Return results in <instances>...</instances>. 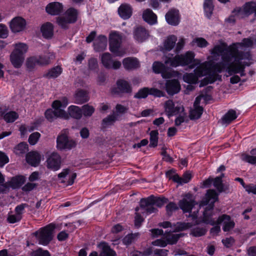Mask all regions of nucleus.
Listing matches in <instances>:
<instances>
[{
  "label": "nucleus",
  "instance_id": "nucleus-1",
  "mask_svg": "<svg viewBox=\"0 0 256 256\" xmlns=\"http://www.w3.org/2000/svg\"><path fill=\"white\" fill-rule=\"evenodd\" d=\"M253 42L250 38H244L242 42L234 44L228 46L224 42L216 45L210 50L214 60L220 56L223 62L227 64L226 72L229 76L240 74L244 76L246 66L251 64V56L249 52H243L244 47H250Z\"/></svg>",
  "mask_w": 256,
  "mask_h": 256
},
{
  "label": "nucleus",
  "instance_id": "nucleus-2",
  "mask_svg": "<svg viewBox=\"0 0 256 256\" xmlns=\"http://www.w3.org/2000/svg\"><path fill=\"white\" fill-rule=\"evenodd\" d=\"M208 61L202 63L194 70V73H186L183 76L184 82L188 84H196L199 78L206 76L204 78V82H201L200 86H203L209 83L214 82L218 77L217 72H220L223 67L220 64H214L212 60H214L212 55L208 58Z\"/></svg>",
  "mask_w": 256,
  "mask_h": 256
},
{
  "label": "nucleus",
  "instance_id": "nucleus-3",
  "mask_svg": "<svg viewBox=\"0 0 256 256\" xmlns=\"http://www.w3.org/2000/svg\"><path fill=\"white\" fill-rule=\"evenodd\" d=\"M195 56L194 52L189 50L182 54H176L172 58H166L164 63L172 67L188 66L190 68L192 69L201 64L200 60L195 58Z\"/></svg>",
  "mask_w": 256,
  "mask_h": 256
},
{
  "label": "nucleus",
  "instance_id": "nucleus-4",
  "mask_svg": "<svg viewBox=\"0 0 256 256\" xmlns=\"http://www.w3.org/2000/svg\"><path fill=\"white\" fill-rule=\"evenodd\" d=\"M68 104V99L66 97L54 100L52 105V108L48 109L45 112L46 118L50 122H52L58 118L64 120L68 119V115L64 110Z\"/></svg>",
  "mask_w": 256,
  "mask_h": 256
},
{
  "label": "nucleus",
  "instance_id": "nucleus-5",
  "mask_svg": "<svg viewBox=\"0 0 256 256\" xmlns=\"http://www.w3.org/2000/svg\"><path fill=\"white\" fill-rule=\"evenodd\" d=\"M254 13L256 16V2H247L242 8H235L226 20L230 23L234 22L237 19L247 17Z\"/></svg>",
  "mask_w": 256,
  "mask_h": 256
},
{
  "label": "nucleus",
  "instance_id": "nucleus-6",
  "mask_svg": "<svg viewBox=\"0 0 256 256\" xmlns=\"http://www.w3.org/2000/svg\"><path fill=\"white\" fill-rule=\"evenodd\" d=\"M28 50V46L26 44L20 42L14 44V50L10 56V62L14 68H18L22 66Z\"/></svg>",
  "mask_w": 256,
  "mask_h": 256
},
{
  "label": "nucleus",
  "instance_id": "nucleus-7",
  "mask_svg": "<svg viewBox=\"0 0 256 256\" xmlns=\"http://www.w3.org/2000/svg\"><path fill=\"white\" fill-rule=\"evenodd\" d=\"M54 228V225L50 224L40 228L34 232L33 235L36 236L40 244L47 246L53 239Z\"/></svg>",
  "mask_w": 256,
  "mask_h": 256
},
{
  "label": "nucleus",
  "instance_id": "nucleus-8",
  "mask_svg": "<svg viewBox=\"0 0 256 256\" xmlns=\"http://www.w3.org/2000/svg\"><path fill=\"white\" fill-rule=\"evenodd\" d=\"M122 36V34L116 31H112L110 34V50L116 56H122L126 53L124 48L120 47Z\"/></svg>",
  "mask_w": 256,
  "mask_h": 256
},
{
  "label": "nucleus",
  "instance_id": "nucleus-9",
  "mask_svg": "<svg viewBox=\"0 0 256 256\" xmlns=\"http://www.w3.org/2000/svg\"><path fill=\"white\" fill-rule=\"evenodd\" d=\"M54 58L55 54L52 52H48L43 56H30L26 60V66L29 70H32L37 66L47 65Z\"/></svg>",
  "mask_w": 256,
  "mask_h": 256
},
{
  "label": "nucleus",
  "instance_id": "nucleus-10",
  "mask_svg": "<svg viewBox=\"0 0 256 256\" xmlns=\"http://www.w3.org/2000/svg\"><path fill=\"white\" fill-rule=\"evenodd\" d=\"M68 130L62 131L56 139V146L60 150H70L76 146V142L68 136Z\"/></svg>",
  "mask_w": 256,
  "mask_h": 256
},
{
  "label": "nucleus",
  "instance_id": "nucleus-11",
  "mask_svg": "<svg viewBox=\"0 0 256 256\" xmlns=\"http://www.w3.org/2000/svg\"><path fill=\"white\" fill-rule=\"evenodd\" d=\"M78 12L74 8H70L65 12L64 16L58 17L57 22L62 28H67L68 24L74 22L78 18Z\"/></svg>",
  "mask_w": 256,
  "mask_h": 256
},
{
  "label": "nucleus",
  "instance_id": "nucleus-12",
  "mask_svg": "<svg viewBox=\"0 0 256 256\" xmlns=\"http://www.w3.org/2000/svg\"><path fill=\"white\" fill-rule=\"evenodd\" d=\"M112 161H74V166L78 169L92 166L94 169H104L107 168Z\"/></svg>",
  "mask_w": 256,
  "mask_h": 256
},
{
  "label": "nucleus",
  "instance_id": "nucleus-13",
  "mask_svg": "<svg viewBox=\"0 0 256 256\" xmlns=\"http://www.w3.org/2000/svg\"><path fill=\"white\" fill-rule=\"evenodd\" d=\"M184 106L181 102L174 103L172 100H166L164 104V108L166 114L168 116L177 115L184 110Z\"/></svg>",
  "mask_w": 256,
  "mask_h": 256
},
{
  "label": "nucleus",
  "instance_id": "nucleus-14",
  "mask_svg": "<svg viewBox=\"0 0 256 256\" xmlns=\"http://www.w3.org/2000/svg\"><path fill=\"white\" fill-rule=\"evenodd\" d=\"M196 202L193 198V196L190 193L186 194L184 198L178 202V205L184 212H191L193 207L196 205Z\"/></svg>",
  "mask_w": 256,
  "mask_h": 256
},
{
  "label": "nucleus",
  "instance_id": "nucleus-15",
  "mask_svg": "<svg viewBox=\"0 0 256 256\" xmlns=\"http://www.w3.org/2000/svg\"><path fill=\"white\" fill-rule=\"evenodd\" d=\"M76 177V174L71 172L70 168L64 169L58 174V178L61 180L60 182L66 184V186H72Z\"/></svg>",
  "mask_w": 256,
  "mask_h": 256
},
{
  "label": "nucleus",
  "instance_id": "nucleus-16",
  "mask_svg": "<svg viewBox=\"0 0 256 256\" xmlns=\"http://www.w3.org/2000/svg\"><path fill=\"white\" fill-rule=\"evenodd\" d=\"M100 58L102 65L106 68L118 69L121 66V62L118 60H114L111 54L108 52L102 54Z\"/></svg>",
  "mask_w": 256,
  "mask_h": 256
},
{
  "label": "nucleus",
  "instance_id": "nucleus-17",
  "mask_svg": "<svg viewBox=\"0 0 256 256\" xmlns=\"http://www.w3.org/2000/svg\"><path fill=\"white\" fill-rule=\"evenodd\" d=\"M160 88H166L168 94L170 95H174L178 93L180 90V82L176 80H167L166 86H164L163 84L160 82Z\"/></svg>",
  "mask_w": 256,
  "mask_h": 256
},
{
  "label": "nucleus",
  "instance_id": "nucleus-18",
  "mask_svg": "<svg viewBox=\"0 0 256 256\" xmlns=\"http://www.w3.org/2000/svg\"><path fill=\"white\" fill-rule=\"evenodd\" d=\"M165 18L168 24L173 26H178L180 21L179 10L176 8L170 10L166 14Z\"/></svg>",
  "mask_w": 256,
  "mask_h": 256
},
{
  "label": "nucleus",
  "instance_id": "nucleus-19",
  "mask_svg": "<svg viewBox=\"0 0 256 256\" xmlns=\"http://www.w3.org/2000/svg\"><path fill=\"white\" fill-rule=\"evenodd\" d=\"M140 209L142 210V214H150L158 212V209L155 207L153 202H150V196L146 198H142L140 202Z\"/></svg>",
  "mask_w": 256,
  "mask_h": 256
},
{
  "label": "nucleus",
  "instance_id": "nucleus-20",
  "mask_svg": "<svg viewBox=\"0 0 256 256\" xmlns=\"http://www.w3.org/2000/svg\"><path fill=\"white\" fill-rule=\"evenodd\" d=\"M224 222L222 230L224 232H228L233 229L235 226L234 220H231L230 216L224 214L220 216L216 220V224H219Z\"/></svg>",
  "mask_w": 256,
  "mask_h": 256
},
{
  "label": "nucleus",
  "instance_id": "nucleus-21",
  "mask_svg": "<svg viewBox=\"0 0 256 256\" xmlns=\"http://www.w3.org/2000/svg\"><path fill=\"white\" fill-rule=\"evenodd\" d=\"M218 200V194L216 190L210 189L207 190L204 198L202 200L200 203V206H204L207 204H212L214 206V203Z\"/></svg>",
  "mask_w": 256,
  "mask_h": 256
},
{
  "label": "nucleus",
  "instance_id": "nucleus-22",
  "mask_svg": "<svg viewBox=\"0 0 256 256\" xmlns=\"http://www.w3.org/2000/svg\"><path fill=\"white\" fill-rule=\"evenodd\" d=\"M26 20L21 17H16L10 22V28L14 32L22 31L26 28Z\"/></svg>",
  "mask_w": 256,
  "mask_h": 256
},
{
  "label": "nucleus",
  "instance_id": "nucleus-23",
  "mask_svg": "<svg viewBox=\"0 0 256 256\" xmlns=\"http://www.w3.org/2000/svg\"><path fill=\"white\" fill-rule=\"evenodd\" d=\"M152 70L156 74H161L164 78H170L173 76L172 72H166L164 64L159 62H155L152 64ZM173 72V73H175Z\"/></svg>",
  "mask_w": 256,
  "mask_h": 256
},
{
  "label": "nucleus",
  "instance_id": "nucleus-24",
  "mask_svg": "<svg viewBox=\"0 0 256 256\" xmlns=\"http://www.w3.org/2000/svg\"><path fill=\"white\" fill-rule=\"evenodd\" d=\"M206 206V207L203 213V222L206 224H210L212 226L216 224V220L212 218L214 214V205L213 204H208Z\"/></svg>",
  "mask_w": 256,
  "mask_h": 256
},
{
  "label": "nucleus",
  "instance_id": "nucleus-25",
  "mask_svg": "<svg viewBox=\"0 0 256 256\" xmlns=\"http://www.w3.org/2000/svg\"><path fill=\"white\" fill-rule=\"evenodd\" d=\"M112 92L114 94L128 93L131 92V87L128 82L123 80H119L116 82V88H113Z\"/></svg>",
  "mask_w": 256,
  "mask_h": 256
},
{
  "label": "nucleus",
  "instance_id": "nucleus-26",
  "mask_svg": "<svg viewBox=\"0 0 256 256\" xmlns=\"http://www.w3.org/2000/svg\"><path fill=\"white\" fill-rule=\"evenodd\" d=\"M62 4L58 2H53L48 4L46 8V12L50 15H58L62 12Z\"/></svg>",
  "mask_w": 256,
  "mask_h": 256
},
{
  "label": "nucleus",
  "instance_id": "nucleus-27",
  "mask_svg": "<svg viewBox=\"0 0 256 256\" xmlns=\"http://www.w3.org/2000/svg\"><path fill=\"white\" fill-rule=\"evenodd\" d=\"M107 38L100 35L95 40L94 43V50L96 52H102L106 50L107 46Z\"/></svg>",
  "mask_w": 256,
  "mask_h": 256
},
{
  "label": "nucleus",
  "instance_id": "nucleus-28",
  "mask_svg": "<svg viewBox=\"0 0 256 256\" xmlns=\"http://www.w3.org/2000/svg\"><path fill=\"white\" fill-rule=\"evenodd\" d=\"M148 36V33L144 28L142 27L137 28L134 32V38L138 42H144Z\"/></svg>",
  "mask_w": 256,
  "mask_h": 256
},
{
  "label": "nucleus",
  "instance_id": "nucleus-29",
  "mask_svg": "<svg viewBox=\"0 0 256 256\" xmlns=\"http://www.w3.org/2000/svg\"><path fill=\"white\" fill-rule=\"evenodd\" d=\"M213 186L220 192H230V186L228 184H224L222 180H220L219 178H215L213 180Z\"/></svg>",
  "mask_w": 256,
  "mask_h": 256
},
{
  "label": "nucleus",
  "instance_id": "nucleus-30",
  "mask_svg": "<svg viewBox=\"0 0 256 256\" xmlns=\"http://www.w3.org/2000/svg\"><path fill=\"white\" fill-rule=\"evenodd\" d=\"M40 31L44 38H50L54 34V26L50 22H46L42 26Z\"/></svg>",
  "mask_w": 256,
  "mask_h": 256
},
{
  "label": "nucleus",
  "instance_id": "nucleus-31",
  "mask_svg": "<svg viewBox=\"0 0 256 256\" xmlns=\"http://www.w3.org/2000/svg\"><path fill=\"white\" fill-rule=\"evenodd\" d=\"M142 18L144 21L151 25L157 23V16L150 9H146L144 11Z\"/></svg>",
  "mask_w": 256,
  "mask_h": 256
},
{
  "label": "nucleus",
  "instance_id": "nucleus-32",
  "mask_svg": "<svg viewBox=\"0 0 256 256\" xmlns=\"http://www.w3.org/2000/svg\"><path fill=\"white\" fill-rule=\"evenodd\" d=\"M120 16L124 19H128L132 14V8L129 4H122L118 10Z\"/></svg>",
  "mask_w": 256,
  "mask_h": 256
},
{
  "label": "nucleus",
  "instance_id": "nucleus-33",
  "mask_svg": "<svg viewBox=\"0 0 256 256\" xmlns=\"http://www.w3.org/2000/svg\"><path fill=\"white\" fill-rule=\"evenodd\" d=\"M98 246L102 248L100 256H116V252L106 242H101Z\"/></svg>",
  "mask_w": 256,
  "mask_h": 256
},
{
  "label": "nucleus",
  "instance_id": "nucleus-34",
  "mask_svg": "<svg viewBox=\"0 0 256 256\" xmlns=\"http://www.w3.org/2000/svg\"><path fill=\"white\" fill-rule=\"evenodd\" d=\"M123 65L126 70H132L138 68L140 66L137 58H127L123 60Z\"/></svg>",
  "mask_w": 256,
  "mask_h": 256
},
{
  "label": "nucleus",
  "instance_id": "nucleus-35",
  "mask_svg": "<svg viewBox=\"0 0 256 256\" xmlns=\"http://www.w3.org/2000/svg\"><path fill=\"white\" fill-rule=\"evenodd\" d=\"M69 118L72 117V118L79 120L82 117V108L76 106H70L68 108V109Z\"/></svg>",
  "mask_w": 256,
  "mask_h": 256
},
{
  "label": "nucleus",
  "instance_id": "nucleus-36",
  "mask_svg": "<svg viewBox=\"0 0 256 256\" xmlns=\"http://www.w3.org/2000/svg\"><path fill=\"white\" fill-rule=\"evenodd\" d=\"M177 37L174 35H170L167 37L164 42L163 50L170 51L176 45Z\"/></svg>",
  "mask_w": 256,
  "mask_h": 256
},
{
  "label": "nucleus",
  "instance_id": "nucleus-37",
  "mask_svg": "<svg viewBox=\"0 0 256 256\" xmlns=\"http://www.w3.org/2000/svg\"><path fill=\"white\" fill-rule=\"evenodd\" d=\"M26 182V178L22 176H18L12 178L9 181L11 188L16 189L20 188Z\"/></svg>",
  "mask_w": 256,
  "mask_h": 256
},
{
  "label": "nucleus",
  "instance_id": "nucleus-38",
  "mask_svg": "<svg viewBox=\"0 0 256 256\" xmlns=\"http://www.w3.org/2000/svg\"><path fill=\"white\" fill-rule=\"evenodd\" d=\"M236 112L233 110H228L222 118V122L223 124L228 125L237 118Z\"/></svg>",
  "mask_w": 256,
  "mask_h": 256
},
{
  "label": "nucleus",
  "instance_id": "nucleus-39",
  "mask_svg": "<svg viewBox=\"0 0 256 256\" xmlns=\"http://www.w3.org/2000/svg\"><path fill=\"white\" fill-rule=\"evenodd\" d=\"M76 104H81L88 100V92L83 90H78L74 96Z\"/></svg>",
  "mask_w": 256,
  "mask_h": 256
},
{
  "label": "nucleus",
  "instance_id": "nucleus-40",
  "mask_svg": "<svg viewBox=\"0 0 256 256\" xmlns=\"http://www.w3.org/2000/svg\"><path fill=\"white\" fill-rule=\"evenodd\" d=\"M204 10L205 16L210 18L213 12L214 6L212 0H205L204 2Z\"/></svg>",
  "mask_w": 256,
  "mask_h": 256
},
{
  "label": "nucleus",
  "instance_id": "nucleus-41",
  "mask_svg": "<svg viewBox=\"0 0 256 256\" xmlns=\"http://www.w3.org/2000/svg\"><path fill=\"white\" fill-rule=\"evenodd\" d=\"M168 201L164 197L155 196L154 195L150 196V202H153L155 207L161 208Z\"/></svg>",
  "mask_w": 256,
  "mask_h": 256
},
{
  "label": "nucleus",
  "instance_id": "nucleus-42",
  "mask_svg": "<svg viewBox=\"0 0 256 256\" xmlns=\"http://www.w3.org/2000/svg\"><path fill=\"white\" fill-rule=\"evenodd\" d=\"M236 182H240L242 187L245 189L246 191L248 194H255V190L256 189V184L254 185L253 184H246L243 179L240 178H236L234 180Z\"/></svg>",
  "mask_w": 256,
  "mask_h": 256
},
{
  "label": "nucleus",
  "instance_id": "nucleus-43",
  "mask_svg": "<svg viewBox=\"0 0 256 256\" xmlns=\"http://www.w3.org/2000/svg\"><path fill=\"white\" fill-rule=\"evenodd\" d=\"M166 240L168 244H176L180 238L184 236V234H170V232H168V233L166 232Z\"/></svg>",
  "mask_w": 256,
  "mask_h": 256
},
{
  "label": "nucleus",
  "instance_id": "nucleus-44",
  "mask_svg": "<svg viewBox=\"0 0 256 256\" xmlns=\"http://www.w3.org/2000/svg\"><path fill=\"white\" fill-rule=\"evenodd\" d=\"M192 224L191 222H178L173 224L174 232H178L187 230L192 228Z\"/></svg>",
  "mask_w": 256,
  "mask_h": 256
},
{
  "label": "nucleus",
  "instance_id": "nucleus-45",
  "mask_svg": "<svg viewBox=\"0 0 256 256\" xmlns=\"http://www.w3.org/2000/svg\"><path fill=\"white\" fill-rule=\"evenodd\" d=\"M62 72V68L60 66H56L50 69L46 76L48 78H56Z\"/></svg>",
  "mask_w": 256,
  "mask_h": 256
},
{
  "label": "nucleus",
  "instance_id": "nucleus-46",
  "mask_svg": "<svg viewBox=\"0 0 256 256\" xmlns=\"http://www.w3.org/2000/svg\"><path fill=\"white\" fill-rule=\"evenodd\" d=\"M203 112V109L202 106L194 107V108L190 110V118L191 120H196L199 118Z\"/></svg>",
  "mask_w": 256,
  "mask_h": 256
},
{
  "label": "nucleus",
  "instance_id": "nucleus-47",
  "mask_svg": "<svg viewBox=\"0 0 256 256\" xmlns=\"http://www.w3.org/2000/svg\"><path fill=\"white\" fill-rule=\"evenodd\" d=\"M206 232V230L203 226H196L191 230L190 234L194 237H200L204 236Z\"/></svg>",
  "mask_w": 256,
  "mask_h": 256
},
{
  "label": "nucleus",
  "instance_id": "nucleus-48",
  "mask_svg": "<svg viewBox=\"0 0 256 256\" xmlns=\"http://www.w3.org/2000/svg\"><path fill=\"white\" fill-rule=\"evenodd\" d=\"M28 150V145L26 142H20L14 148V152L17 155L24 154Z\"/></svg>",
  "mask_w": 256,
  "mask_h": 256
},
{
  "label": "nucleus",
  "instance_id": "nucleus-49",
  "mask_svg": "<svg viewBox=\"0 0 256 256\" xmlns=\"http://www.w3.org/2000/svg\"><path fill=\"white\" fill-rule=\"evenodd\" d=\"M118 117L114 116V114L110 116H108L102 120V126L104 128H107L110 126L112 125L114 122L118 120Z\"/></svg>",
  "mask_w": 256,
  "mask_h": 256
},
{
  "label": "nucleus",
  "instance_id": "nucleus-50",
  "mask_svg": "<svg viewBox=\"0 0 256 256\" xmlns=\"http://www.w3.org/2000/svg\"><path fill=\"white\" fill-rule=\"evenodd\" d=\"M190 44L192 46L205 48L208 45V42L204 38H196L192 40Z\"/></svg>",
  "mask_w": 256,
  "mask_h": 256
},
{
  "label": "nucleus",
  "instance_id": "nucleus-51",
  "mask_svg": "<svg viewBox=\"0 0 256 256\" xmlns=\"http://www.w3.org/2000/svg\"><path fill=\"white\" fill-rule=\"evenodd\" d=\"M150 143L149 146L150 147L154 148L157 146L158 143V130H152L150 132Z\"/></svg>",
  "mask_w": 256,
  "mask_h": 256
},
{
  "label": "nucleus",
  "instance_id": "nucleus-52",
  "mask_svg": "<svg viewBox=\"0 0 256 256\" xmlns=\"http://www.w3.org/2000/svg\"><path fill=\"white\" fill-rule=\"evenodd\" d=\"M94 110V108L92 106L85 104L82 108V114H83L86 117H90L92 116Z\"/></svg>",
  "mask_w": 256,
  "mask_h": 256
},
{
  "label": "nucleus",
  "instance_id": "nucleus-53",
  "mask_svg": "<svg viewBox=\"0 0 256 256\" xmlns=\"http://www.w3.org/2000/svg\"><path fill=\"white\" fill-rule=\"evenodd\" d=\"M48 168L52 171H56L61 167V161H46Z\"/></svg>",
  "mask_w": 256,
  "mask_h": 256
},
{
  "label": "nucleus",
  "instance_id": "nucleus-54",
  "mask_svg": "<svg viewBox=\"0 0 256 256\" xmlns=\"http://www.w3.org/2000/svg\"><path fill=\"white\" fill-rule=\"evenodd\" d=\"M18 117V114L15 112H10L6 113L4 118L7 122H12Z\"/></svg>",
  "mask_w": 256,
  "mask_h": 256
},
{
  "label": "nucleus",
  "instance_id": "nucleus-55",
  "mask_svg": "<svg viewBox=\"0 0 256 256\" xmlns=\"http://www.w3.org/2000/svg\"><path fill=\"white\" fill-rule=\"evenodd\" d=\"M42 156L40 153L37 151H32L26 155V160H40ZM44 159V158L42 157Z\"/></svg>",
  "mask_w": 256,
  "mask_h": 256
},
{
  "label": "nucleus",
  "instance_id": "nucleus-56",
  "mask_svg": "<svg viewBox=\"0 0 256 256\" xmlns=\"http://www.w3.org/2000/svg\"><path fill=\"white\" fill-rule=\"evenodd\" d=\"M178 209V208L176 204L174 202H170L166 207V214L169 216H170L172 214L173 212L176 211Z\"/></svg>",
  "mask_w": 256,
  "mask_h": 256
},
{
  "label": "nucleus",
  "instance_id": "nucleus-57",
  "mask_svg": "<svg viewBox=\"0 0 256 256\" xmlns=\"http://www.w3.org/2000/svg\"><path fill=\"white\" fill-rule=\"evenodd\" d=\"M35 129V128L33 126H26L25 125H22L20 128V131L22 137H24L27 135L28 132L33 131Z\"/></svg>",
  "mask_w": 256,
  "mask_h": 256
},
{
  "label": "nucleus",
  "instance_id": "nucleus-58",
  "mask_svg": "<svg viewBox=\"0 0 256 256\" xmlns=\"http://www.w3.org/2000/svg\"><path fill=\"white\" fill-rule=\"evenodd\" d=\"M150 94V90L148 88H142L136 94L134 97L138 98H144Z\"/></svg>",
  "mask_w": 256,
  "mask_h": 256
},
{
  "label": "nucleus",
  "instance_id": "nucleus-59",
  "mask_svg": "<svg viewBox=\"0 0 256 256\" xmlns=\"http://www.w3.org/2000/svg\"><path fill=\"white\" fill-rule=\"evenodd\" d=\"M178 116L175 120V124L176 126H180L186 118V114L184 112V109L182 112L178 113Z\"/></svg>",
  "mask_w": 256,
  "mask_h": 256
},
{
  "label": "nucleus",
  "instance_id": "nucleus-60",
  "mask_svg": "<svg viewBox=\"0 0 256 256\" xmlns=\"http://www.w3.org/2000/svg\"><path fill=\"white\" fill-rule=\"evenodd\" d=\"M40 134L38 132H35L32 134L28 138V142L31 145L36 144L40 138Z\"/></svg>",
  "mask_w": 256,
  "mask_h": 256
},
{
  "label": "nucleus",
  "instance_id": "nucleus-61",
  "mask_svg": "<svg viewBox=\"0 0 256 256\" xmlns=\"http://www.w3.org/2000/svg\"><path fill=\"white\" fill-rule=\"evenodd\" d=\"M127 110V108L121 104H117L116 106V111L113 114L118 117V119L119 116L124 114Z\"/></svg>",
  "mask_w": 256,
  "mask_h": 256
},
{
  "label": "nucleus",
  "instance_id": "nucleus-62",
  "mask_svg": "<svg viewBox=\"0 0 256 256\" xmlns=\"http://www.w3.org/2000/svg\"><path fill=\"white\" fill-rule=\"evenodd\" d=\"M251 156L247 154H242V160H256V148L252 149L250 151Z\"/></svg>",
  "mask_w": 256,
  "mask_h": 256
},
{
  "label": "nucleus",
  "instance_id": "nucleus-63",
  "mask_svg": "<svg viewBox=\"0 0 256 256\" xmlns=\"http://www.w3.org/2000/svg\"><path fill=\"white\" fill-rule=\"evenodd\" d=\"M46 156L47 160H60V155L55 152H47Z\"/></svg>",
  "mask_w": 256,
  "mask_h": 256
},
{
  "label": "nucleus",
  "instance_id": "nucleus-64",
  "mask_svg": "<svg viewBox=\"0 0 256 256\" xmlns=\"http://www.w3.org/2000/svg\"><path fill=\"white\" fill-rule=\"evenodd\" d=\"M136 237L134 234H129L126 235L122 240V242L124 244L128 246L131 244Z\"/></svg>",
  "mask_w": 256,
  "mask_h": 256
}]
</instances>
